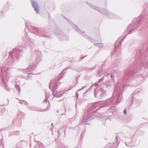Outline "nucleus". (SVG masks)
<instances>
[{
    "label": "nucleus",
    "instance_id": "obj_1",
    "mask_svg": "<svg viewBox=\"0 0 148 148\" xmlns=\"http://www.w3.org/2000/svg\"><path fill=\"white\" fill-rule=\"evenodd\" d=\"M142 20V18L140 20V17L134 18L132 23L129 25L125 30L123 34V37H126L128 34H131L133 32L136 31L137 29L140 30V23Z\"/></svg>",
    "mask_w": 148,
    "mask_h": 148
},
{
    "label": "nucleus",
    "instance_id": "obj_2",
    "mask_svg": "<svg viewBox=\"0 0 148 148\" xmlns=\"http://www.w3.org/2000/svg\"><path fill=\"white\" fill-rule=\"evenodd\" d=\"M21 51L18 49H14L12 52H10L8 59H10L11 62L13 63L18 60L19 57L21 56L20 53Z\"/></svg>",
    "mask_w": 148,
    "mask_h": 148
},
{
    "label": "nucleus",
    "instance_id": "obj_3",
    "mask_svg": "<svg viewBox=\"0 0 148 148\" xmlns=\"http://www.w3.org/2000/svg\"><path fill=\"white\" fill-rule=\"evenodd\" d=\"M90 6L93 9L96 10L101 13L108 15L109 17L110 18H117V16L111 12H108L106 10L102 8L101 9L98 7H96L92 4H89Z\"/></svg>",
    "mask_w": 148,
    "mask_h": 148
},
{
    "label": "nucleus",
    "instance_id": "obj_4",
    "mask_svg": "<svg viewBox=\"0 0 148 148\" xmlns=\"http://www.w3.org/2000/svg\"><path fill=\"white\" fill-rule=\"evenodd\" d=\"M25 30H26V29H27V30L30 32L37 35L38 36H44V33L40 29L35 27L31 26H29L27 25L26 23L25 24Z\"/></svg>",
    "mask_w": 148,
    "mask_h": 148
},
{
    "label": "nucleus",
    "instance_id": "obj_5",
    "mask_svg": "<svg viewBox=\"0 0 148 148\" xmlns=\"http://www.w3.org/2000/svg\"><path fill=\"white\" fill-rule=\"evenodd\" d=\"M9 69V68H8V66H6L2 67V73L3 74L2 76L3 75V77H2L1 79L3 83L5 84L4 79H7L10 76V74Z\"/></svg>",
    "mask_w": 148,
    "mask_h": 148
},
{
    "label": "nucleus",
    "instance_id": "obj_6",
    "mask_svg": "<svg viewBox=\"0 0 148 148\" xmlns=\"http://www.w3.org/2000/svg\"><path fill=\"white\" fill-rule=\"evenodd\" d=\"M60 79L59 77L57 78L55 80H53L49 84V88L52 91L56 90L59 84V81Z\"/></svg>",
    "mask_w": 148,
    "mask_h": 148
},
{
    "label": "nucleus",
    "instance_id": "obj_7",
    "mask_svg": "<svg viewBox=\"0 0 148 148\" xmlns=\"http://www.w3.org/2000/svg\"><path fill=\"white\" fill-rule=\"evenodd\" d=\"M103 93V90L101 88L96 89L94 91V95L95 97H101Z\"/></svg>",
    "mask_w": 148,
    "mask_h": 148
},
{
    "label": "nucleus",
    "instance_id": "obj_8",
    "mask_svg": "<svg viewBox=\"0 0 148 148\" xmlns=\"http://www.w3.org/2000/svg\"><path fill=\"white\" fill-rule=\"evenodd\" d=\"M92 119V118L89 116V113L88 115H87V113H85L84 114V116L82 118V122L83 123H84V124H88V123L87 122L91 120Z\"/></svg>",
    "mask_w": 148,
    "mask_h": 148
},
{
    "label": "nucleus",
    "instance_id": "obj_9",
    "mask_svg": "<svg viewBox=\"0 0 148 148\" xmlns=\"http://www.w3.org/2000/svg\"><path fill=\"white\" fill-rule=\"evenodd\" d=\"M31 2L36 13L38 14L39 12V8L38 4L35 1L32 0H31Z\"/></svg>",
    "mask_w": 148,
    "mask_h": 148
},
{
    "label": "nucleus",
    "instance_id": "obj_10",
    "mask_svg": "<svg viewBox=\"0 0 148 148\" xmlns=\"http://www.w3.org/2000/svg\"><path fill=\"white\" fill-rule=\"evenodd\" d=\"M36 66V63L34 62L30 63L29 67L26 70H29L30 72H33Z\"/></svg>",
    "mask_w": 148,
    "mask_h": 148
},
{
    "label": "nucleus",
    "instance_id": "obj_11",
    "mask_svg": "<svg viewBox=\"0 0 148 148\" xmlns=\"http://www.w3.org/2000/svg\"><path fill=\"white\" fill-rule=\"evenodd\" d=\"M64 93V92H60L58 91H57L56 90H54L53 92L54 96L57 97H62Z\"/></svg>",
    "mask_w": 148,
    "mask_h": 148
},
{
    "label": "nucleus",
    "instance_id": "obj_12",
    "mask_svg": "<svg viewBox=\"0 0 148 148\" xmlns=\"http://www.w3.org/2000/svg\"><path fill=\"white\" fill-rule=\"evenodd\" d=\"M124 38H123L121 39H120V40H118L116 42L115 44L116 49L117 47H120L122 43V41L123 40Z\"/></svg>",
    "mask_w": 148,
    "mask_h": 148
},
{
    "label": "nucleus",
    "instance_id": "obj_13",
    "mask_svg": "<svg viewBox=\"0 0 148 148\" xmlns=\"http://www.w3.org/2000/svg\"><path fill=\"white\" fill-rule=\"evenodd\" d=\"M67 21L74 28V29L77 32H80V30L79 29L78 27L76 26V25H75L74 24H73L69 19H67Z\"/></svg>",
    "mask_w": 148,
    "mask_h": 148
},
{
    "label": "nucleus",
    "instance_id": "obj_14",
    "mask_svg": "<svg viewBox=\"0 0 148 148\" xmlns=\"http://www.w3.org/2000/svg\"><path fill=\"white\" fill-rule=\"evenodd\" d=\"M43 104L47 107V110L49 109L50 107V102L47 99H45L43 102Z\"/></svg>",
    "mask_w": 148,
    "mask_h": 148
},
{
    "label": "nucleus",
    "instance_id": "obj_15",
    "mask_svg": "<svg viewBox=\"0 0 148 148\" xmlns=\"http://www.w3.org/2000/svg\"><path fill=\"white\" fill-rule=\"evenodd\" d=\"M121 99V95L119 94L118 95L116 99V102L117 103H119L120 102Z\"/></svg>",
    "mask_w": 148,
    "mask_h": 148
},
{
    "label": "nucleus",
    "instance_id": "obj_16",
    "mask_svg": "<svg viewBox=\"0 0 148 148\" xmlns=\"http://www.w3.org/2000/svg\"><path fill=\"white\" fill-rule=\"evenodd\" d=\"M9 9V6L8 4L5 5L3 7V11H5L8 10Z\"/></svg>",
    "mask_w": 148,
    "mask_h": 148
},
{
    "label": "nucleus",
    "instance_id": "obj_17",
    "mask_svg": "<svg viewBox=\"0 0 148 148\" xmlns=\"http://www.w3.org/2000/svg\"><path fill=\"white\" fill-rule=\"evenodd\" d=\"M94 45L99 48H101L103 47V45L102 43H96Z\"/></svg>",
    "mask_w": 148,
    "mask_h": 148
},
{
    "label": "nucleus",
    "instance_id": "obj_18",
    "mask_svg": "<svg viewBox=\"0 0 148 148\" xmlns=\"http://www.w3.org/2000/svg\"><path fill=\"white\" fill-rule=\"evenodd\" d=\"M147 11V10H144V12H143L141 14V16L140 17H141L142 18H143L144 15H145L146 14H147L145 12V11Z\"/></svg>",
    "mask_w": 148,
    "mask_h": 148
},
{
    "label": "nucleus",
    "instance_id": "obj_19",
    "mask_svg": "<svg viewBox=\"0 0 148 148\" xmlns=\"http://www.w3.org/2000/svg\"><path fill=\"white\" fill-rule=\"evenodd\" d=\"M15 88L18 90V91L19 92H20V88L19 86L18 85H16L15 86Z\"/></svg>",
    "mask_w": 148,
    "mask_h": 148
},
{
    "label": "nucleus",
    "instance_id": "obj_20",
    "mask_svg": "<svg viewBox=\"0 0 148 148\" xmlns=\"http://www.w3.org/2000/svg\"><path fill=\"white\" fill-rule=\"evenodd\" d=\"M66 70L65 69H64L62 71V74L65 73H66Z\"/></svg>",
    "mask_w": 148,
    "mask_h": 148
},
{
    "label": "nucleus",
    "instance_id": "obj_21",
    "mask_svg": "<svg viewBox=\"0 0 148 148\" xmlns=\"http://www.w3.org/2000/svg\"><path fill=\"white\" fill-rule=\"evenodd\" d=\"M86 87V86H83L82 87V88H81V89H80L79 90H78L77 91V92H78V91H80L82 90L83 89H84V88H85Z\"/></svg>",
    "mask_w": 148,
    "mask_h": 148
},
{
    "label": "nucleus",
    "instance_id": "obj_22",
    "mask_svg": "<svg viewBox=\"0 0 148 148\" xmlns=\"http://www.w3.org/2000/svg\"><path fill=\"white\" fill-rule=\"evenodd\" d=\"M131 75V73H130V72H128V73L126 72L125 73V75L126 76H127V75Z\"/></svg>",
    "mask_w": 148,
    "mask_h": 148
},
{
    "label": "nucleus",
    "instance_id": "obj_23",
    "mask_svg": "<svg viewBox=\"0 0 148 148\" xmlns=\"http://www.w3.org/2000/svg\"><path fill=\"white\" fill-rule=\"evenodd\" d=\"M123 113L124 114H126L127 113L126 109H125L123 111Z\"/></svg>",
    "mask_w": 148,
    "mask_h": 148
},
{
    "label": "nucleus",
    "instance_id": "obj_24",
    "mask_svg": "<svg viewBox=\"0 0 148 148\" xmlns=\"http://www.w3.org/2000/svg\"><path fill=\"white\" fill-rule=\"evenodd\" d=\"M117 91L116 90V89H115V90H114V92L113 93V95H115H115L116 94V93H117Z\"/></svg>",
    "mask_w": 148,
    "mask_h": 148
},
{
    "label": "nucleus",
    "instance_id": "obj_25",
    "mask_svg": "<svg viewBox=\"0 0 148 148\" xmlns=\"http://www.w3.org/2000/svg\"><path fill=\"white\" fill-rule=\"evenodd\" d=\"M131 143H130V144H129V143H128L127 144V143H125V144L127 146H131V145H130Z\"/></svg>",
    "mask_w": 148,
    "mask_h": 148
},
{
    "label": "nucleus",
    "instance_id": "obj_26",
    "mask_svg": "<svg viewBox=\"0 0 148 148\" xmlns=\"http://www.w3.org/2000/svg\"><path fill=\"white\" fill-rule=\"evenodd\" d=\"M76 97L77 98H78V97H79V95L77 92L76 93Z\"/></svg>",
    "mask_w": 148,
    "mask_h": 148
},
{
    "label": "nucleus",
    "instance_id": "obj_27",
    "mask_svg": "<svg viewBox=\"0 0 148 148\" xmlns=\"http://www.w3.org/2000/svg\"><path fill=\"white\" fill-rule=\"evenodd\" d=\"M103 78H101V79H100L99 80V82H101L103 81Z\"/></svg>",
    "mask_w": 148,
    "mask_h": 148
},
{
    "label": "nucleus",
    "instance_id": "obj_28",
    "mask_svg": "<svg viewBox=\"0 0 148 148\" xmlns=\"http://www.w3.org/2000/svg\"><path fill=\"white\" fill-rule=\"evenodd\" d=\"M5 87H6V88H7V90H8V91L9 90V89H8V87H7V85H6L5 84Z\"/></svg>",
    "mask_w": 148,
    "mask_h": 148
},
{
    "label": "nucleus",
    "instance_id": "obj_29",
    "mask_svg": "<svg viewBox=\"0 0 148 148\" xmlns=\"http://www.w3.org/2000/svg\"><path fill=\"white\" fill-rule=\"evenodd\" d=\"M28 74H29V75H28V77H31L30 75H31L32 74V73H30L29 74V73H28Z\"/></svg>",
    "mask_w": 148,
    "mask_h": 148
},
{
    "label": "nucleus",
    "instance_id": "obj_30",
    "mask_svg": "<svg viewBox=\"0 0 148 148\" xmlns=\"http://www.w3.org/2000/svg\"><path fill=\"white\" fill-rule=\"evenodd\" d=\"M118 136H116V141H117L118 140Z\"/></svg>",
    "mask_w": 148,
    "mask_h": 148
},
{
    "label": "nucleus",
    "instance_id": "obj_31",
    "mask_svg": "<svg viewBox=\"0 0 148 148\" xmlns=\"http://www.w3.org/2000/svg\"><path fill=\"white\" fill-rule=\"evenodd\" d=\"M16 132V134H19V132L18 131H17Z\"/></svg>",
    "mask_w": 148,
    "mask_h": 148
},
{
    "label": "nucleus",
    "instance_id": "obj_32",
    "mask_svg": "<svg viewBox=\"0 0 148 148\" xmlns=\"http://www.w3.org/2000/svg\"><path fill=\"white\" fill-rule=\"evenodd\" d=\"M60 38V39L59 40L60 41H61L62 40V38Z\"/></svg>",
    "mask_w": 148,
    "mask_h": 148
},
{
    "label": "nucleus",
    "instance_id": "obj_33",
    "mask_svg": "<svg viewBox=\"0 0 148 148\" xmlns=\"http://www.w3.org/2000/svg\"><path fill=\"white\" fill-rule=\"evenodd\" d=\"M110 77H111L112 79L113 76H112V75H111L110 76Z\"/></svg>",
    "mask_w": 148,
    "mask_h": 148
},
{
    "label": "nucleus",
    "instance_id": "obj_34",
    "mask_svg": "<svg viewBox=\"0 0 148 148\" xmlns=\"http://www.w3.org/2000/svg\"><path fill=\"white\" fill-rule=\"evenodd\" d=\"M84 58V57H83L82 59H83V58Z\"/></svg>",
    "mask_w": 148,
    "mask_h": 148
},
{
    "label": "nucleus",
    "instance_id": "obj_35",
    "mask_svg": "<svg viewBox=\"0 0 148 148\" xmlns=\"http://www.w3.org/2000/svg\"><path fill=\"white\" fill-rule=\"evenodd\" d=\"M53 125V123H52V125Z\"/></svg>",
    "mask_w": 148,
    "mask_h": 148
}]
</instances>
